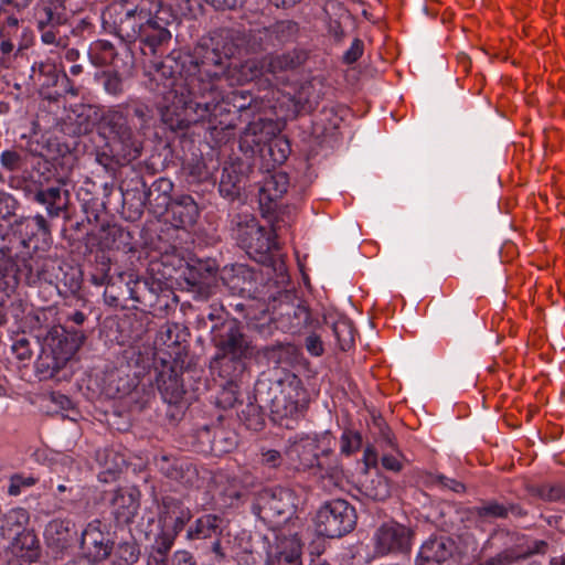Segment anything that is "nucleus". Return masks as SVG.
I'll return each instance as SVG.
<instances>
[{
  "mask_svg": "<svg viewBox=\"0 0 565 565\" xmlns=\"http://www.w3.org/2000/svg\"><path fill=\"white\" fill-rule=\"evenodd\" d=\"M236 52L234 36L227 33L213 47L198 49L195 55L167 56L156 70V79H164L162 100L158 104L162 121L172 130L211 121L223 99L225 85H244L267 74L278 77L296 70L307 58L305 52L294 50L239 64L227 63Z\"/></svg>",
  "mask_w": 565,
  "mask_h": 565,
  "instance_id": "f257e3e1",
  "label": "nucleus"
},
{
  "mask_svg": "<svg viewBox=\"0 0 565 565\" xmlns=\"http://www.w3.org/2000/svg\"><path fill=\"white\" fill-rule=\"evenodd\" d=\"M151 119L149 107L140 102H127L106 109L99 120L100 134L111 151L124 162L140 157L141 136Z\"/></svg>",
  "mask_w": 565,
  "mask_h": 565,
  "instance_id": "f03ea898",
  "label": "nucleus"
},
{
  "mask_svg": "<svg viewBox=\"0 0 565 565\" xmlns=\"http://www.w3.org/2000/svg\"><path fill=\"white\" fill-rule=\"evenodd\" d=\"M257 398L269 407L273 419L281 426L284 420H295L307 407V392L295 374L288 373L275 381H260L256 385Z\"/></svg>",
  "mask_w": 565,
  "mask_h": 565,
  "instance_id": "7ed1b4c3",
  "label": "nucleus"
},
{
  "mask_svg": "<svg viewBox=\"0 0 565 565\" xmlns=\"http://www.w3.org/2000/svg\"><path fill=\"white\" fill-rule=\"evenodd\" d=\"M297 31L296 24L290 21H279L268 28L250 30L247 35L241 36L238 32L231 30L221 31L216 36L210 40V44H200L194 49L192 55H195L198 49L213 47L214 42L220 41L225 34L231 33L234 36V43L237 44V52L242 45H245L246 52L257 53L275 47L289 40Z\"/></svg>",
  "mask_w": 565,
  "mask_h": 565,
  "instance_id": "20e7f679",
  "label": "nucleus"
},
{
  "mask_svg": "<svg viewBox=\"0 0 565 565\" xmlns=\"http://www.w3.org/2000/svg\"><path fill=\"white\" fill-rule=\"evenodd\" d=\"M295 495L289 489L268 488L259 491L253 504L254 513L274 530L291 519L295 514Z\"/></svg>",
  "mask_w": 565,
  "mask_h": 565,
  "instance_id": "39448f33",
  "label": "nucleus"
},
{
  "mask_svg": "<svg viewBox=\"0 0 565 565\" xmlns=\"http://www.w3.org/2000/svg\"><path fill=\"white\" fill-rule=\"evenodd\" d=\"M355 523V509L342 499L324 503L315 518L316 532L330 539L341 537L351 532Z\"/></svg>",
  "mask_w": 565,
  "mask_h": 565,
  "instance_id": "423d86ee",
  "label": "nucleus"
},
{
  "mask_svg": "<svg viewBox=\"0 0 565 565\" xmlns=\"http://www.w3.org/2000/svg\"><path fill=\"white\" fill-rule=\"evenodd\" d=\"M275 230L266 231L253 215H238L234 235L237 242L249 254L265 255L278 244L274 236Z\"/></svg>",
  "mask_w": 565,
  "mask_h": 565,
  "instance_id": "0eeeda50",
  "label": "nucleus"
},
{
  "mask_svg": "<svg viewBox=\"0 0 565 565\" xmlns=\"http://www.w3.org/2000/svg\"><path fill=\"white\" fill-rule=\"evenodd\" d=\"M114 544L109 526L100 520L90 521L82 532L81 548L88 563L99 564L106 561L114 551Z\"/></svg>",
  "mask_w": 565,
  "mask_h": 565,
  "instance_id": "6e6552de",
  "label": "nucleus"
},
{
  "mask_svg": "<svg viewBox=\"0 0 565 565\" xmlns=\"http://www.w3.org/2000/svg\"><path fill=\"white\" fill-rule=\"evenodd\" d=\"M267 540L266 565H302V544L296 532L290 529L274 530Z\"/></svg>",
  "mask_w": 565,
  "mask_h": 565,
  "instance_id": "1a4fd4ad",
  "label": "nucleus"
},
{
  "mask_svg": "<svg viewBox=\"0 0 565 565\" xmlns=\"http://www.w3.org/2000/svg\"><path fill=\"white\" fill-rule=\"evenodd\" d=\"M317 439L309 435H296L287 440L285 456L289 463L297 469H312L315 467L320 470H333L335 468L326 466L322 457L329 456L330 450H323L321 457L317 452Z\"/></svg>",
  "mask_w": 565,
  "mask_h": 565,
  "instance_id": "9d476101",
  "label": "nucleus"
},
{
  "mask_svg": "<svg viewBox=\"0 0 565 565\" xmlns=\"http://www.w3.org/2000/svg\"><path fill=\"white\" fill-rule=\"evenodd\" d=\"M413 531L397 522L382 524L373 534L374 553L379 556L405 554L412 548Z\"/></svg>",
  "mask_w": 565,
  "mask_h": 565,
  "instance_id": "9b49d317",
  "label": "nucleus"
},
{
  "mask_svg": "<svg viewBox=\"0 0 565 565\" xmlns=\"http://www.w3.org/2000/svg\"><path fill=\"white\" fill-rule=\"evenodd\" d=\"M224 332L213 337L215 347L223 359L228 358L234 362H241L255 354V349L241 331L236 321L223 324Z\"/></svg>",
  "mask_w": 565,
  "mask_h": 565,
  "instance_id": "f8f14e48",
  "label": "nucleus"
},
{
  "mask_svg": "<svg viewBox=\"0 0 565 565\" xmlns=\"http://www.w3.org/2000/svg\"><path fill=\"white\" fill-rule=\"evenodd\" d=\"M153 3L150 0H139L134 8L127 9L120 19L119 32L128 41H136L152 20Z\"/></svg>",
  "mask_w": 565,
  "mask_h": 565,
  "instance_id": "ddd939ff",
  "label": "nucleus"
},
{
  "mask_svg": "<svg viewBox=\"0 0 565 565\" xmlns=\"http://www.w3.org/2000/svg\"><path fill=\"white\" fill-rule=\"evenodd\" d=\"M110 505L118 523H131L140 508V491L135 487L119 488L114 492Z\"/></svg>",
  "mask_w": 565,
  "mask_h": 565,
  "instance_id": "4468645a",
  "label": "nucleus"
},
{
  "mask_svg": "<svg viewBox=\"0 0 565 565\" xmlns=\"http://www.w3.org/2000/svg\"><path fill=\"white\" fill-rule=\"evenodd\" d=\"M14 264L19 268V280L23 279L26 285L34 286L42 281H52L50 267L52 262L40 255L14 257Z\"/></svg>",
  "mask_w": 565,
  "mask_h": 565,
  "instance_id": "2eb2a0df",
  "label": "nucleus"
},
{
  "mask_svg": "<svg viewBox=\"0 0 565 565\" xmlns=\"http://www.w3.org/2000/svg\"><path fill=\"white\" fill-rule=\"evenodd\" d=\"M154 463L163 476L182 486H192L198 477L196 469L185 459L161 454L154 458Z\"/></svg>",
  "mask_w": 565,
  "mask_h": 565,
  "instance_id": "dca6fc26",
  "label": "nucleus"
},
{
  "mask_svg": "<svg viewBox=\"0 0 565 565\" xmlns=\"http://www.w3.org/2000/svg\"><path fill=\"white\" fill-rule=\"evenodd\" d=\"M454 542L445 536L427 540L418 552L416 565H443L454 552Z\"/></svg>",
  "mask_w": 565,
  "mask_h": 565,
  "instance_id": "f3484780",
  "label": "nucleus"
},
{
  "mask_svg": "<svg viewBox=\"0 0 565 565\" xmlns=\"http://www.w3.org/2000/svg\"><path fill=\"white\" fill-rule=\"evenodd\" d=\"M192 514L189 508L184 507L173 497H164L159 511V523L179 534L184 525L191 520Z\"/></svg>",
  "mask_w": 565,
  "mask_h": 565,
  "instance_id": "a211bd4d",
  "label": "nucleus"
},
{
  "mask_svg": "<svg viewBox=\"0 0 565 565\" xmlns=\"http://www.w3.org/2000/svg\"><path fill=\"white\" fill-rule=\"evenodd\" d=\"M223 519L215 514H204L196 519L186 531L188 541L213 540L222 536Z\"/></svg>",
  "mask_w": 565,
  "mask_h": 565,
  "instance_id": "6ab92c4d",
  "label": "nucleus"
},
{
  "mask_svg": "<svg viewBox=\"0 0 565 565\" xmlns=\"http://www.w3.org/2000/svg\"><path fill=\"white\" fill-rule=\"evenodd\" d=\"M172 220L178 227L193 225L200 214L199 206L191 195L182 194L170 202Z\"/></svg>",
  "mask_w": 565,
  "mask_h": 565,
  "instance_id": "aec40b11",
  "label": "nucleus"
},
{
  "mask_svg": "<svg viewBox=\"0 0 565 565\" xmlns=\"http://www.w3.org/2000/svg\"><path fill=\"white\" fill-rule=\"evenodd\" d=\"M8 548L13 555L29 563L38 561L41 554L39 539L33 530L30 529L14 536L10 541Z\"/></svg>",
  "mask_w": 565,
  "mask_h": 565,
  "instance_id": "412c9836",
  "label": "nucleus"
},
{
  "mask_svg": "<svg viewBox=\"0 0 565 565\" xmlns=\"http://www.w3.org/2000/svg\"><path fill=\"white\" fill-rule=\"evenodd\" d=\"M19 268L13 257L0 255V307H3L19 285Z\"/></svg>",
  "mask_w": 565,
  "mask_h": 565,
  "instance_id": "4be33fe9",
  "label": "nucleus"
},
{
  "mask_svg": "<svg viewBox=\"0 0 565 565\" xmlns=\"http://www.w3.org/2000/svg\"><path fill=\"white\" fill-rule=\"evenodd\" d=\"M289 179L287 173L275 171L264 178L259 188V202L267 204L280 199L288 189Z\"/></svg>",
  "mask_w": 565,
  "mask_h": 565,
  "instance_id": "5701e85b",
  "label": "nucleus"
},
{
  "mask_svg": "<svg viewBox=\"0 0 565 565\" xmlns=\"http://www.w3.org/2000/svg\"><path fill=\"white\" fill-rule=\"evenodd\" d=\"M29 521L30 515L25 509L14 508L9 510L0 520L1 537L11 541L28 529Z\"/></svg>",
  "mask_w": 565,
  "mask_h": 565,
  "instance_id": "b1692460",
  "label": "nucleus"
},
{
  "mask_svg": "<svg viewBox=\"0 0 565 565\" xmlns=\"http://www.w3.org/2000/svg\"><path fill=\"white\" fill-rule=\"evenodd\" d=\"M15 234L20 236L22 243L28 245L35 236H43L45 238L50 234V228L46 220L38 214L35 216L22 217L17 222Z\"/></svg>",
  "mask_w": 565,
  "mask_h": 565,
  "instance_id": "393cba45",
  "label": "nucleus"
},
{
  "mask_svg": "<svg viewBox=\"0 0 565 565\" xmlns=\"http://www.w3.org/2000/svg\"><path fill=\"white\" fill-rule=\"evenodd\" d=\"M45 540L50 547L56 552L67 548L72 542L71 522L66 520H53L45 529Z\"/></svg>",
  "mask_w": 565,
  "mask_h": 565,
  "instance_id": "a878e982",
  "label": "nucleus"
},
{
  "mask_svg": "<svg viewBox=\"0 0 565 565\" xmlns=\"http://www.w3.org/2000/svg\"><path fill=\"white\" fill-rule=\"evenodd\" d=\"M138 39L143 44L142 50L145 54H147L146 50H149V53L154 55L161 45L170 41L171 33L152 18L150 23L146 25L145 32Z\"/></svg>",
  "mask_w": 565,
  "mask_h": 565,
  "instance_id": "bb28decb",
  "label": "nucleus"
},
{
  "mask_svg": "<svg viewBox=\"0 0 565 565\" xmlns=\"http://www.w3.org/2000/svg\"><path fill=\"white\" fill-rule=\"evenodd\" d=\"M67 198V191L62 193L58 186L42 189L38 191L34 196L38 203L45 205L47 214L52 217L58 216L66 207Z\"/></svg>",
  "mask_w": 565,
  "mask_h": 565,
  "instance_id": "cd10ccee",
  "label": "nucleus"
},
{
  "mask_svg": "<svg viewBox=\"0 0 565 565\" xmlns=\"http://www.w3.org/2000/svg\"><path fill=\"white\" fill-rule=\"evenodd\" d=\"M243 175L234 164L224 167L220 180V193L223 196L231 198L239 192Z\"/></svg>",
  "mask_w": 565,
  "mask_h": 565,
  "instance_id": "c85d7f7f",
  "label": "nucleus"
},
{
  "mask_svg": "<svg viewBox=\"0 0 565 565\" xmlns=\"http://www.w3.org/2000/svg\"><path fill=\"white\" fill-rule=\"evenodd\" d=\"M158 388L162 398L169 404L179 403L184 393L180 380L174 374H169L168 377L162 376L158 382Z\"/></svg>",
  "mask_w": 565,
  "mask_h": 565,
  "instance_id": "c756f323",
  "label": "nucleus"
},
{
  "mask_svg": "<svg viewBox=\"0 0 565 565\" xmlns=\"http://www.w3.org/2000/svg\"><path fill=\"white\" fill-rule=\"evenodd\" d=\"M140 557V547L136 541L121 542L114 550V565H134Z\"/></svg>",
  "mask_w": 565,
  "mask_h": 565,
  "instance_id": "7c9ffc66",
  "label": "nucleus"
},
{
  "mask_svg": "<svg viewBox=\"0 0 565 565\" xmlns=\"http://www.w3.org/2000/svg\"><path fill=\"white\" fill-rule=\"evenodd\" d=\"M36 28L43 29L44 26H61L65 23L63 13L57 7L43 6L35 13Z\"/></svg>",
  "mask_w": 565,
  "mask_h": 565,
  "instance_id": "2f4dec72",
  "label": "nucleus"
},
{
  "mask_svg": "<svg viewBox=\"0 0 565 565\" xmlns=\"http://www.w3.org/2000/svg\"><path fill=\"white\" fill-rule=\"evenodd\" d=\"M73 354L72 350L61 352V356H51L49 354L41 355L36 361V370L44 376H53L64 362Z\"/></svg>",
  "mask_w": 565,
  "mask_h": 565,
  "instance_id": "473e14b6",
  "label": "nucleus"
},
{
  "mask_svg": "<svg viewBox=\"0 0 565 565\" xmlns=\"http://www.w3.org/2000/svg\"><path fill=\"white\" fill-rule=\"evenodd\" d=\"M364 488L365 495L376 501H384L391 495L390 482L383 476H376L371 479Z\"/></svg>",
  "mask_w": 565,
  "mask_h": 565,
  "instance_id": "72a5a7b5",
  "label": "nucleus"
},
{
  "mask_svg": "<svg viewBox=\"0 0 565 565\" xmlns=\"http://www.w3.org/2000/svg\"><path fill=\"white\" fill-rule=\"evenodd\" d=\"M473 513L480 521L504 519L509 515V509L497 501H489L480 507H476Z\"/></svg>",
  "mask_w": 565,
  "mask_h": 565,
  "instance_id": "f704fd0d",
  "label": "nucleus"
},
{
  "mask_svg": "<svg viewBox=\"0 0 565 565\" xmlns=\"http://www.w3.org/2000/svg\"><path fill=\"white\" fill-rule=\"evenodd\" d=\"M333 334L342 350H347L354 341L352 323L344 318L337 320L332 326Z\"/></svg>",
  "mask_w": 565,
  "mask_h": 565,
  "instance_id": "c9c22d12",
  "label": "nucleus"
},
{
  "mask_svg": "<svg viewBox=\"0 0 565 565\" xmlns=\"http://www.w3.org/2000/svg\"><path fill=\"white\" fill-rule=\"evenodd\" d=\"M160 526L161 530L156 535L153 544L150 546L149 551L169 555L178 534L169 527Z\"/></svg>",
  "mask_w": 565,
  "mask_h": 565,
  "instance_id": "e433bc0d",
  "label": "nucleus"
},
{
  "mask_svg": "<svg viewBox=\"0 0 565 565\" xmlns=\"http://www.w3.org/2000/svg\"><path fill=\"white\" fill-rule=\"evenodd\" d=\"M362 437L358 431L344 430L340 438V450L342 454L350 456L360 449Z\"/></svg>",
  "mask_w": 565,
  "mask_h": 565,
  "instance_id": "4c0bfd02",
  "label": "nucleus"
},
{
  "mask_svg": "<svg viewBox=\"0 0 565 565\" xmlns=\"http://www.w3.org/2000/svg\"><path fill=\"white\" fill-rule=\"evenodd\" d=\"M33 76L39 77L38 81H41V77H43V81L41 82L42 86H52L56 84L57 81V73L56 68L51 63H40L39 65L33 66Z\"/></svg>",
  "mask_w": 565,
  "mask_h": 565,
  "instance_id": "58836bf2",
  "label": "nucleus"
},
{
  "mask_svg": "<svg viewBox=\"0 0 565 565\" xmlns=\"http://www.w3.org/2000/svg\"><path fill=\"white\" fill-rule=\"evenodd\" d=\"M270 126V122L265 121L263 119H258L256 121L248 124V126L245 129V136L254 137L252 141L256 145H260L265 142L268 137V134L264 135V129Z\"/></svg>",
  "mask_w": 565,
  "mask_h": 565,
  "instance_id": "ea45409f",
  "label": "nucleus"
},
{
  "mask_svg": "<svg viewBox=\"0 0 565 565\" xmlns=\"http://www.w3.org/2000/svg\"><path fill=\"white\" fill-rule=\"evenodd\" d=\"M0 163L7 171L14 172L21 168L22 158L20 153L14 150H4L0 154Z\"/></svg>",
  "mask_w": 565,
  "mask_h": 565,
  "instance_id": "a19ab883",
  "label": "nucleus"
},
{
  "mask_svg": "<svg viewBox=\"0 0 565 565\" xmlns=\"http://www.w3.org/2000/svg\"><path fill=\"white\" fill-rule=\"evenodd\" d=\"M540 495L548 501L565 500V487L562 484H544L540 489Z\"/></svg>",
  "mask_w": 565,
  "mask_h": 565,
  "instance_id": "79ce46f5",
  "label": "nucleus"
},
{
  "mask_svg": "<svg viewBox=\"0 0 565 565\" xmlns=\"http://www.w3.org/2000/svg\"><path fill=\"white\" fill-rule=\"evenodd\" d=\"M104 88L111 95H119L122 93V81L117 73H104Z\"/></svg>",
  "mask_w": 565,
  "mask_h": 565,
  "instance_id": "37998d69",
  "label": "nucleus"
},
{
  "mask_svg": "<svg viewBox=\"0 0 565 565\" xmlns=\"http://www.w3.org/2000/svg\"><path fill=\"white\" fill-rule=\"evenodd\" d=\"M291 309L295 321L291 322L290 328L294 329V331H298L308 324L310 313L309 310L302 305H298L296 307H292Z\"/></svg>",
  "mask_w": 565,
  "mask_h": 565,
  "instance_id": "c03bdc74",
  "label": "nucleus"
},
{
  "mask_svg": "<svg viewBox=\"0 0 565 565\" xmlns=\"http://www.w3.org/2000/svg\"><path fill=\"white\" fill-rule=\"evenodd\" d=\"M282 456L275 449H263L260 452L262 465L268 468H278L282 465Z\"/></svg>",
  "mask_w": 565,
  "mask_h": 565,
  "instance_id": "a18cd8bd",
  "label": "nucleus"
},
{
  "mask_svg": "<svg viewBox=\"0 0 565 565\" xmlns=\"http://www.w3.org/2000/svg\"><path fill=\"white\" fill-rule=\"evenodd\" d=\"M223 431L221 434H215L212 441V449L215 451H230L236 445V439L234 436L223 437Z\"/></svg>",
  "mask_w": 565,
  "mask_h": 565,
  "instance_id": "49530a36",
  "label": "nucleus"
},
{
  "mask_svg": "<svg viewBox=\"0 0 565 565\" xmlns=\"http://www.w3.org/2000/svg\"><path fill=\"white\" fill-rule=\"evenodd\" d=\"M363 53V42L359 39H354L351 46L345 51L343 60L345 63L351 64L356 62Z\"/></svg>",
  "mask_w": 565,
  "mask_h": 565,
  "instance_id": "de8ad7c7",
  "label": "nucleus"
},
{
  "mask_svg": "<svg viewBox=\"0 0 565 565\" xmlns=\"http://www.w3.org/2000/svg\"><path fill=\"white\" fill-rule=\"evenodd\" d=\"M12 351L22 361L30 359L32 355L30 342L25 338L18 339L12 345Z\"/></svg>",
  "mask_w": 565,
  "mask_h": 565,
  "instance_id": "09e8293b",
  "label": "nucleus"
},
{
  "mask_svg": "<svg viewBox=\"0 0 565 565\" xmlns=\"http://www.w3.org/2000/svg\"><path fill=\"white\" fill-rule=\"evenodd\" d=\"M435 482L440 486L443 489H449L456 493H461L465 491V486L451 478L445 477L443 475H438L435 478Z\"/></svg>",
  "mask_w": 565,
  "mask_h": 565,
  "instance_id": "8fccbe9b",
  "label": "nucleus"
},
{
  "mask_svg": "<svg viewBox=\"0 0 565 565\" xmlns=\"http://www.w3.org/2000/svg\"><path fill=\"white\" fill-rule=\"evenodd\" d=\"M307 351L313 356H320L323 353V343L319 335L310 334L305 340Z\"/></svg>",
  "mask_w": 565,
  "mask_h": 565,
  "instance_id": "3c124183",
  "label": "nucleus"
},
{
  "mask_svg": "<svg viewBox=\"0 0 565 565\" xmlns=\"http://www.w3.org/2000/svg\"><path fill=\"white\" fill-rule=\"evenodd\" d=\"M57 28L44 26L43 29H38L41 32V41L46 45H61V40L57 39Z\"/></svg>",
  "mask_w": 565,
  "mask_h": 565,
  "instance_id": "603ef678",
  "label": "nucleus"
},
{
  "mask_svg": "<svg viewBox=\"0 0 565 565\" xmlns=\"http://www.w3.org/2000/svg\"><path fill=\"white\" fill-rule=\"evenodd\" d=\"M171 565H198L194 556L186 550H178L172 555Z\"/></svg>",
  "mask_w": 565,
  "mask_h": 565,
  "instance_id": "864d4df0",
  "label": "nucleus"
},
{
  "mask_svg": "<svg viewBox=\"0 0 565 565\" xmlns=\"http://www.w3.org/2000/svg\"><path fill=\"white\" fill-rule=\"evenodd\" d=\"M33 483V478H22L20 476H15L11 479V483L9 486L8 491L11 495H18L21 491V487H30Z\"/></svg>",
  "mask_w": 565,
  "mask_h": 565,
  "instance_id": "5fc2aeb1",
  "label": "nucleus"
},
{
  "mask_svg": "<svg viewBox=\"0 0 565 565\" xmlns=\"http://www.w3.org/2000/svg\"><path fill=\"white\" fill-rule=\"evenodd\" d=\"M381 462L385 469L394 472L401 471L403 468L399 457L395 455H383Z\"/></svg>",
  "mask_w": 565,
  "mask_h": 565,
  "instance_id": "6e6d98bb",
  "label": "nucleus"
},
{
  "mask_svg": "<svg viewBox=\"0 0 565 565\" xmlns=\"http://www.w3.org/2000/svg\"><path fill=\"white\" fill-rule=\"evenodd\" d=\"M513 561H514V556L512 555V553L505 551V552L499 553L494 557L487 559L481 565H510L513 563Z\"/></svg>",
  "mask_w": 565,
  "mask_h": 565,
  "instance_id": "4d7b16f0",
  "label": "nucleus"
},
{
  "mask_svg": "<svg viewBox=\"0 0 565 565\" xmlns=\"http://www.w3.org/2000/svg\"><path fill=\"white\" fill-rule=\"evenodd\" d=\"M215 9H235L242 6L243 0H204Z\"/></svg>",
  "mask_w": 565,
  "mask_h": 565,
  "instance_id": "13d9d810",
  "label": "nucleus"
},
{
  "mask_svg": "<svg viewBox=\"0 0 565 565\" xmlns=\"http://www.w3.org/2000/svg\"><path fill=\"white\" fill-rule=\"evenodd\" d=\"M146 565H169V555L149 551L146 556Z\"/></svg>",
  "mask_w": 565,
  "mask_h": 565,
  "instance_id": "bf43d9fd",
  "label": "nucleus"
},
{
  "mask_svg": "<svg viewBox=\"0 0 565 565\" xmlns=\"http://www.w3.org/2000/svg\"><path fill=\"white\" fill-rule=\"evenodd\" d=\"M14 45L10 40H2L0 43V64L7 66V58L13 52Z\"/></svg>",
  "mask_w": 565,
  "mask_h": 565,
  "instance_id": "052dcab7",
  "label": "nucleus"
},
{
  "mask_svg": "<svg viewBox=\"0 0 565 565\" xmlns=\"http://www.w3.org/2000/svg\"><path fill=\"white\" fill-rule=\"evenodd\" d=\"M211 551L215 555L216 562H221V561L225 559L226 554L223 551L222 545H221V536H216V539L212 540Z\"/></svg>",
  "mask_w": 565,
  "mask_h": 565,
  "instance_id": "680f3d73",
  "label": "nucleus"
},
{
  "mask_svg": "<svg viewBox=\"0 0 565 565\" xmlns=\"http://www.w3.org/2000/svg\"><path fill=\"white\" fill-rule=\"evenodd\" d=\"M300 1L301 0H269V2L273 3L277 8L292 7Z\"/></svg>",
  "mask_w": 565,
  "mask_h": 565,
  "instance_id": "e2e57ef3",
  "label": "nucleus"
},
{
  "mask_svg": "<svg viewBox=\"0 0 565 565\" xmlns=\"http://www.w3.org/2000/svg\"><path fill=\"white\" fill-rule=\"evenodd\" d=\"M507 508L509 509V514H512L513 516L521 518L526 514V512L518 504H509Z\"/></svg>",
  "mask_w": 565,
  "mask_h": 565,
  "instance_id": "0e129e2a",
  "label": "nucleus"
},
{
  "mask_svg": "<svg viewBox=\"0 0 565 565\" xmlns=\"http://www.w3.org/2000/svg\"><path fill=\"white\" fill-rule=\"evenodd\" d=\"M7 3L12 4L17 9H25L33 0H4Z\"/></svg>",
  "mask_w": 565,
  "mask_h": 565,
  "instance_id": "69168bd1",
  "label": "nucleus"
},
{
  "mask_svg": "<svg viewBox=\"0 0 565 565\" xmlns=\"http://www.w3.org/2000/svg\"><path fill=\"white\" fill-rule=\"evenodd\" d=\"M70 320L81 326L85 322L86 316L82 311H75L71 315Z\"/></svg>",
  "mask_w": 565,
  "mask_h": 565,
  "instance_id": "338daca9",
  "label": "nucleus"
},
{
  "mask_svg": "<svg viewBox=\"0 0 565 565\" xmlns=\"http://www.w3.org/2000/svg\"><path fill=\"white\" fill-rule=\"evenodd\" d=\"M548 565H565V553L559 556L552 557Z\"/></svg>",
  "mask_w": 565,
  "mask_h": 565,
  "instance_id": "774afa93",
  "label": "nucleus"
}]
</instances>
